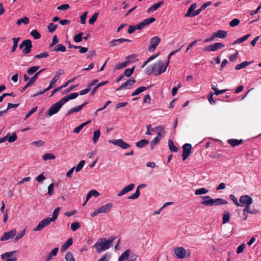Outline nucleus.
<instances>
[{"instance_id": "de8ad7c7", "label": "nucleus", "mask_w": 261, "mask_h": 261, "mask_svg": "<svg viewBox=\"0 0 261 261\" xmlns=\"http://www.w3.org/2000/svg\"><path fill=\"white\" fill-rule=\"evenodd\" d=\"M30 34L34 37L35 39H38L40 38L41 35L36 30H33Z\"/></svg>"}, {"instance_id": "a19ab883", "label": "nucleus", "mask_w": 261, "mask_h": 261, "mask_svg": "<svg viewBox=\"0 0 261 261\" xmlns=\"http://www.w3.org/2000/svg\"><path fill=\"white\" fill-rule=\"evenodd\" d=\"M100 136V132L99 129H97L94 132L93 137V141L94 143H97Z\"/></svg>"}, {"instance_id": "79ce46f5", "label": "nucleus", "mask_w": 261, "mask_h": 261, "mask_svg": "<svg viewBox=\"0 0 261 261\" xmlns=\"http://www.w3.org/2000/svg\"><path fill=\"white\" fill-rule=\"evenodd\" d=\"M39 68V66H34L33 67H30L27 70V73L29 75H32L35 72H36Z\"/></svg>"}, {"instance_id": "bf43d9fd", "label": "nucleus", "mask_w": 261, "mask_h": 261, "mask_svg": "<svg viewBox=\"0 0 261 261\" xmlns=\"http://www.w3.org/2000/svg\"><path fill=\"white\" fill-rule=\"evenodd\" d=\"M81 110V109L80 108V106H77V107H74V108H73L71 109H70L67 113V115H70L71 113H74V112H79Z\"/></svg>"}, {"instance_id": "7ed1b4c3", "label": "nucleus", "mask_w": 261, "mask_h": 261, "mask_svg": "<svg viewBox=\"0 0 261 261\" xmlns=\"http://www.w3.org/2000/svg\"><path fill=\"white\" fill-rule=\"evenodd\" d=\"M201 198L203 199H207L206 200H204L201 202V204L204 205L217 206L226 204L228 203V202L226 200L219 198L216 199H212L210 196H202Z\"/></svg>"}, {"instance_id": "052dcab7", "label": "nucleus", "mask_w": 261, "mask_h": 261, "mask_svg": "<svg viewBox=\"0 0 261 261\" xmlns=\"http://www.w3.org/2000/svg\"><path fill=\"white\" fill-rule=\"evenodd\" d=\"M54 184L51 183L50 184L47 188V193L49 195L51 196L54 193Z\"/></svg>"}, {"instance_id": "b1692460", "label": "nucleus", "mask_w": 261, "mask_h": 261, "mask_svg": "<svg viewBox=\"0 0 261 261\" xmlns=\"http://www.w3.org/2000/svg\"><path fill=\"white\" fill-rule=\"evenodd\" d=\"M163 3L164 1H160L154 4L148 9L147 12L150 13L156 10L163 4Z\"/></svg>"}, {"instance_id": "4be33fe9", "label": "nucleus", "mask_w": 261, "mask_h": 261, "mask_svg": "<svg viewBox=\"0 0 261 261\" xmlns=\"http://www.w3.org/2000/svg\"><path fill=\"white\" fill-rule=\"evenodd\" d=\"M79 96L78 93H72L68 95H66L64 96L63 98L61 99L64 102V103H65L66 102H67L70 99H73L74 98H76Z\"/></svg>"}, {"instance_id": "393cba45", "label": "nucleus", "mask_w": 261, "mask_h": 261, "mask_svg": "<svg viewBox=\"0 0 261 261\" xmlns=\"http://www.w3.org/2000/svg\"><path fill=\"white\" fill-rule=\"evenodd\" d=\"M59 249L57 247L54 248L49 254L46 256L45 261H49L54 256H56L58 252Z\"/></svg>"}, {"instance_id": "f8f14e48", "label": "nucleus", "mask_w": 261, "mask_h": 261, "mask_svg": "<svg viewBox=\"0 0 261 261\" xmlns=\"http://www.w3.org/2000/svg\"><path fill=\"white\" fill-rule=\"evenodd\" d=\"M64 74V71L62 69H59L57 72H56L55 76L50 82L49 85L48 86L49 88L51 89L52 88L55 87V84L59 80V76Z\"/></svg>"}, {"instance_id": "c9c22d12", "label": "nucleus", "mask_w": 261, "mask_h": 261, "mask_svg": "<svg viewBox=\"0 0 261 261\" xmlns=\"http://www.w3.org/2000/svg\"><path fill=\"white\" fill-rule=\"evenodd\" d=\"M208 192V190L204 188H201L196 189L195 191V194L196 195H199L202 194H205Z\"/></svg>"}, {"instance_id": "5701e85b", "label": "nucleus", "mask_w": 261, "mask_h": 261, "mask_svg": "<svg viewBox=\"0 0 261 261\" xmlns=\"http://www.w3.org/2000/svg\"><path fill=\"white\" fill-rule=\"evenodd\" d=\"M130 253V250L129 249H127L119 256L118 261L128 260V257Z\"/></svg>"}, {"instance_id": "13d9d810", "label": "nucleus", "mask_w": 261, "mask_h": 261, "mask_svg": "<svg viewBox=\"0 0 261 261\" xmlns=\"http://www.w3.org/2000/svg\"><path fill=\"white\" fill-rule=\"evenodd\" d=\"M240 21L238 18H234L229 22V25L232 27H234L239 24Z\"/></svg>"}, {"instance_id": "ea45409f", "label": "nucleus", "mask_w": 261, "mask_h": 261, "mask_svg": "<svg viewBox=\"0 0 261 261\" xmlns=\"http://www.w3.org/2000/svg\"><path fill=\"white\" fill-rule=\"evenodd\" d=\"M53 51H61L65 52L66 51V47L61 44L56 45V46L53 49Z\"/></svg>"}, {"instance_id": "774afa93", "label": "nucleus", "mask_w": 261, "mask_h": 261, "mask_svg": "<svg viewBox=\"0 0 261 261\" xmlns=\"http://www.w3.org/2000/svg\"><path fill=\"white\" fill-rule=\"evenodd\" d=\"M138 257V255L134 253H129V256L128 257V261H135L137 260Z\"/></svg>"}, {"instance_id": "09e8293b", "label": "nucleus", "mask_w": 261, "mask_h": 261, "mask_svg": "<svg viewBox=\"0 0 261 261\" xmlns=\"http://www.w3.org/2000/svg\"><path fill=\"white\" fill-rule=\"evenodd\" d=\"M135 69V66L132 68L126 69L124 72V76L129 77L134 72Z\"/></svg>"}, {"instance_id": "2eb2a0df", "label": "nucleus", "mask_w": 261, "mask_h": 261, "mask_svg": "<svg viewBox=\"0 0 261 261\" xmlns=\"http://www.w3.org/2000/svg\"><path fill=\"white\" fill-rule=\"evenodd\" d=\"M240 202L242 204L247 205H251L253 202L252 198L248 195L241 196L240 198Z\"/></svg>"}, {"instance_id": "9b49d317", "label": "nucleus", "mask_w": 261, "mask_h": 261, "mask_svg": "<svg viewBox=\"0 0 261 261\" xmlns=\"http://www.w3.org/2000/svg\"><path fill=\"white\" fill-rule=\"evenodd\" d=\"M174 252L176 257L180 259L185 258L187 254L186 250L181 247L175 248L174 250Z\"/></svg>"}, {"instance_id": "7c9ffc66", "label": "nucleus", "mask_w": 261, "mask_h": 261, "mask_svg": "<svg viewBox=\"0 0 261 261\" xmlns=\"http://www.w3.org/2000/svg\"><path fill=\"white\" fill-rule=\"evenodd\" d=\"M125 38H120L116 40H113L110 42V46L113 47L119 44L122 43L124 42Z\"/></svg>"}, {"instance_id": "72a5a7b5", "label": "nucleus", "mask_w": 261, "mask_h": 261, "mask_svg": "<svg viewBox=\"0 0 261 261\" xmlns=\"http://www.w3.org/2000/svg\"><path fill=\"white\" fill-rule=\"evenodd\" d=\"M20 40V37H17V38H13L12 39V40H13V46L11 48V53H13L14 52L17 47V46H18V43L19 42Z\"/></svg>"}, {"instance_id": "412c9836", "label": "nucleus", "mask_w": 261, "mask_h": 261, "mask_svg": "<svg viewBox=\"0 0 261 261\" xmlns=\"http://www.w3.org/2000/svg\"><path fill=\"white\" fill-rule=\"evenodd\" d=\"M73 243V240L72 238H69L66 241V242L63 244L61 248V251L64 252L66 250V249L70 246Z\"/></svg>"}, {"instance_id": "f3484780", "label": "nucleus", "mask_w": 261, "mask_h": 261, "mask_svg": "<svg viewBox=\"0 0 261 261\" xmlns=\"http://www.w3.org/2000/svg\"><path fill=\"white\" fill-rule=\"evenodd\" d=\"M164 128H165L163 125H160L153 127V128H152L151 130L157 134V137L162 138L163 137H164L165 134Z\"/></svg>"}, {"instance_id": "680f3d73", "label": "nucleus", "mask_w": 261, "mask_h": 261, "mask_svg": "<svg viewBox=\"0 0 261 261\" xmlns=\"http://www.w3.org/2000/svg\"><path fill=\"white\" fill-rule=\"evenodd\" d=\"M59 42V40L57 35H54L53 37L52 42L50 44L49 47L51 48L54 46H55L56 44H57Z\"/></svg>"}, {"instance_id": "603ef678", "label": "nucleus", "mask_w": 261, "mask_h": 261, "mask_svg": "<svg viewBox=\"0 0 261 261\" xmlns=\"http://www.w3.org/2000/svg\"><path fill=\"white\" fill-rule=\"evenodd\" d=\"M65 259L66 261H74L73 254L70 252H67L65 255Z\"/></svg>"}, {"instance_id": "9d476101", "label": "nucleus", "mask_w": 261, "mask_h": 261, "mask_svg": "<svg viewBox=\"0 0 261 261\" xmlns=\"http://www.w3.org/2000/svg\"><path fill=\"white\" fill-rule=\"evenodd\" d=\"M51 222V221L48 218L44 219L39 223L37 226L34 228L33 230L34 231H40L44 227L49 225Z\"/></svg>"}, {"instance_id": "69168bd1", "label": "nucleus", "mask_w": 261, "mask_h": 261, "mask_svg": "<svg viewBox=\"0 0 261 261\" xmlns=\"http://www.w3.org/2000/svg\"><path fill=\"white\" fill-rule=\"evenodd\" d=\"M38 109V107L35 106L26 115L25 119L28 118L31 115L34 113Z\"/></svg>"}, {"instance_id": "338daca9", "label": "nucleus", "mask_w": 261, "mask_h": 261, "mask_svg": "<svg viewBox=\"0 0 261 261\" xmlns=\"http://www.w3.org/2000/svg\"><path fill=\"white\" fill-rule=\"evenodd\" d=\"M213 95H214V93L211 92L209 93V94L207 96V98H208V101L211 105H214L216 103L215 100H214L213 98Z\"/></svg>"}, {"instance_id": "a878e982", "label": "nucleus", "mask_w": 261, "mask_h": 261, "mask_svg": "<svg viewBox=\"0 0 261 261\" xmlns=\"http://www.w3.org/2000/svg\"><path fill=\"white\" fill-rule=\"evenodd\" d=\"M61 210L60 207L55 208L53 213L52 217L51 218H48L51 222H55L57 219L59 212Z\"/></svg>"}, {"instance_id": "ddd939ff", "label": "nucleus", "mask_w": 261, "mask_h": 261, "mask_svg": "<svg viewBox=\"0 0 261 261\" xmlns=\"http://www.w3.org/2000/svg\"><path fill=\"white\" fill-rule=\"evenodd\" d=\"M16 230L13 229L10 231L5 232L1 238V241H5L8 240L11 238H13L16 234Z\"/></svg>"}, {"instance_id": "f257e3e1", "label": "nucleus", "mask_w": 261, "mask_h": 261, "mask_svg": "<svg viewBox=\"0 0 261 261\" xmlns=\"http://www.w3.org/2000/svg\"><path fill=\"white\" fill-rule=\"evenodd\" d=\"M168 66V63H164V62L160 60L156 63H154L148 66L145 70V73L149 75L152 73H155V75H158L164 72Z\"/></svg>"}, {"instance_id": "1a4fd4ad", "label": "nucleus", "mask_w": 261, "mask_h": 261, "mask_svg": "<svg viewBox=\"0 0 261 261\" xmlns=\"http://www.w3.org/2000/svg\"><path fill=\"white\" fill-rule=\"evenodd\" d=\"M109 142L120 147L122 149H126L130 147V145L123 141L121 139L117 140H110Z\"/></svg>"}, {"instance_id": "a18cd8bd", "label": "nucleus", "mask_w": 261, "mask_h": 261, "mask_svg": "<svg viewBox=\"0 0 261 261\" xmlns=\"http://www.w3.org/2000/svg\"><path fill=\"white\" fill-rule=\"evenodd\" d=\"M162 138H160L159 137H155L151 142H150V147L151 149H153L154 146L158 144Z\"/></svg>"}, {"instance_id": "c03bdc74", "label": "nucleus", "mask_w": 261, "mask_h": 261, "mask_svg": "<svg viewBox=\"0 0 261 261\" xmlns=\"http://www.w3.org/2000/svg\"><path fill=\"white\" fill-rule=\"evenodd\" d=\"M128 62H129L128 61H126L124 62L119 63V64L116 65L115 69L118 70V69H120L125 68L128 65Z\"/></svg>"}, {"instance_id": "8fccbe9b", "label": "nucleus", "mask_w": 261, "mask_h": 261, "mask_svg": "<svg viewBox=\"0 0 261 261\" xmlns=\"http://www.w3.org/2000/svg\"><path fill=\"white\" fill-rule=\"evenodd\" d=\"M48 57V53L47 51H43L39 54L34 56V59H41L43 58H47Z\"/></svg>"}, {"instance_id": "a211bd4d", "label": "nucleus", "mask_w": 261, "mask_h": 261, "mask_svg": "<svg viewBox=\"0 0 261 261\" xmlns=\"http://www.w3.org/2000/svg\"><path fill=\"white\" fill-rule=\"evenodd\" d=\"M135 187L134 184H130L127 186L123 188L118 194L117 196L119 197L122 196V195L125 194L128 192L132 191Z\"/></svg>"}, {"instance_id": "3c124183", "label": "nucleus", "mask_w": 261, "mask_h": 261, "mask_svg": "<svg viewBox=\"0 0 261 261\" xmlns=\"http://www.w3.org/2000/svg\"><path fill=\"white\" fill-rule=\"evenodd\" d=\"M8 141L9 143H12L15 142L17 139V136L16 133H14L11 136H8Z\"/></svg>"}, {"instance_id": "e433bc0d", "label": "nucleus", "mask_w": 261, "mask_h": 261, "mask_svg": "<svg viewBox=\"0 0 261 261\" xmlns=\"http://www.w3.org/2000/svg\"><path fill=\"white\" fill-rule=\"evenodd\" d=\"M22 23L24 24H29V18L28 17L24 16L21 19H19L16 22L17 25H21Z\"/></svg>"}, {"instance_id": "e2e57ef3", "label": "nucleus", "mask_w": 261, "mask_h": 261, "mask_svg": "<svg viewBox=\"0 0 261 261\" xmlns=\"http://www.w3.org/2000/svg\"><path fill=\"white\" fill-rule=\"evenodd\" d=\"M80 227V223L77 222H73L71 225V229L72 231H75Z\"/></svg>"}, {"instance_id": "58836bf2", "label": "nucleus", "mask_w": 261, "mask_h": 261, "mask_svg": "<svg viewBox=\"0 0 261 261\" xmlns=\"http://www.w3.org/2000/svg\"><path fill=\"white\" fill-rule=\"evenodd\" d=\"M168 146L171 151L177 152L178 151V148L174 145L173 142L171 139L168 140Z\"/></svg>"}, {"instance_id": "f704fd0d", "label": "nucleus", "mask_w": 261, "mask_h": 261, "mask_svg": "<svg viewBox=\"0 0 261 261\" xmlns=\"http://www.w3.org/2000/svg\"><path fill=\"white\" fill-rule=\"evenodd\" d=\"M250 34H247L242 37L239 38L238 39H237L235 41H234L233 43H232V44H239L241 43L244 41L246 40L250 36Z\"/></svg>"}, {"instance_id": "6ab92c4d", "label": "nucleus", "mask_w": 261, "mask_h": 261, "mask_svg": "<svg viewBox=\"0 0 261 261\" xmlns=\"http://www.w3.org/2000/svg\"><path fill=\"white\" fill-rule=\"evenodd\" d=\"M25 45L24 48L22 49V53L25 55H27L31 51L33 45L31 40H25Z\"/></svg>"}, {"instance_id": "cd10ccee", "label": "nucleus", "mask_w": 261, "mask_h": 261, "mask_svg": "<svg viewBox=\"0 0 261 261\" xmlns=\"http://www.w3.org/2000/svg\"><path fill=\"white\" fill-rule=\"evenodd\" d=\"M244 142V141L243 139H229V145H231L232 147H235L243 143Z\"/></svg>"}, {"instance_id": "4d7b16f0", "label": "nucleus", "mask_w": 261, "mask_h": 261, "mask_svg": "<svg viewBox=\"0 0 261 261\" xmlns=\"http://www.w3.org/2000/svg\"><path fill=\"white\" fill-rule=\"evenodd\" d=\"M47 28L49 32H53L57 29V25L51 22L48 24Z\"/></svg>"}, {"instance_id": "6e6d98bb", "label": "nucleus", "mask_w": 261, "mask_h": 261, "mask_svg": "<svg viewBox=\"0 0 261 261\" xmlns=\"http://www.w3.org/2000/svg\"><path fill=\"white\" fill-rule=\"evenodd\" d=\"M55 158L56 156L54 154L50 153H46L43 156V159L44 161H47L48 160H53L55 159Z\"/></svg>"}, {"instance_id": "4c0bfd02", "label": "nucleus", "mask_w": 261, "mask_h": 261, "mask_svg": "<svg viewBox=\"0 0 261 261\" xmlns=\"http://www.w3.org/2000/svg\"><path fill=\"white\" fill-rule=\"evenodd\" d=\"M146 89H147V87H145L144 86H141V87L138 88L134 92H133L132 93V96H134L138 95L139 94L144 91Z\"/></svg>"}, {"instance_id": "0e129e2a", "label": "nucleus", "mask_w": 261, "mask_h": 261, "mask_svg": "<svg viewBox=\"0 0 261 261\" xmlns=\"http://www.w3.org/2000/svg\"><path fill=\"white\" fill-rule=\"evenodd\" d=\"M25 233V229H23L20 233H18L15 238V241L17 242L21 239Z\"/></svg>"}, {"instance_id": "dca6fc26", "label": "nucleus", "mask_w": 261, "mask_h": 261, "mask_svg": "<svg viewBox=\"0 0 261 261\" xmlns=\"http://www.w3.org/2000/svg\"><path fill=\"white\" fill-rule=\"evenodd\" d=\"M146 186H147V185L145 184H142L139 185L137 187L135 192L133 194H132L130 196H129L128 197V199H137L140 195V189H142V188H145L146 187Z\"/></svg>"}, {"instance_id": "6e6552de", "label": "nucleus", "mask_w": 261, "mask_h": 261, "mask_svg": "<svg viewBox=\"0 0 261 261\" xmlns=\"http://www.w3.org/2000/svg\"><path fill=\"white\" fill-rule=\"evenodd\" d=\"M182 149V160L185 161L189 157L191 153L192 146L189 143H186L183 145Z\"/></svg>"}, {"instance_id": "49530a36", "label": "nucleus", "mask_w": 261, "mask_h": 261, "mask_svg": "<svg viewBox=\"0 0 261 261\" xmlns=\"http://www.w3.org/2000/svg\"><path fill=\"white\" fill-rule=\"evenodd\" d=\"M85 163V161L84 160L81 161L75 167V170L76 172H79L80 171L82 168H83L84 165Z\"/></svg>"}, {"instance_id": "aec40b11", "label": "nucleus", "mask_w": 261, "mask_h": 261, "mask_svg": "<svg viewBox=\"0 0 261 261\" xmlns=\"http://www.w3.org/2000/svg\"><path fill=\"white\" fill-rule=\"evenodd\" d=\"M113 204L112 203H108L104 205L101 206L100 208H98L100 214L101 213H109Z\"/></svg>"}, {"instance_id": "864d4df0", "label": "nucleus", "mask_w": 261, "mask_h": 261, "mask_svg": "<svg viewBox=\"0 0 261 261\" xmlns=\"http://www.w3.org/2000/svg\"><path fill=\"white\" fill-rule=\"evenodd\" d=\"M98 16V13H95L92 17L89 20V23L90 24H93L94 22L96 21L97 17Z\"/></svg>"}, {"instance_id": "4468645a", "label": "nucleus", "mask_w": 261, "mask_h": 261, "mask_svg": "<svg viewBox=\"0 0 261 261\" xmlns=\"http://www.w3.org/2000/svg\"><path fill=\"white\" fill-rule=\"evenodd\" d=\"M136 83V81L135 79H132V78L129 80H128L127 81L122 84L119 88H118L116 90H121L124 88L130 89L132 87L134 84Z\"/></svg>"}, {"instance_id": "423d86ee", "label": "nucleus", "mask_w": 261, "mask_h": 261, "mask_svg": "<svg viewBox=\"0 0 261 261\" xmlns=\"http://www.w3.org/2000/svg\"><path fill=\"white\" fill-rule=\"evenodd\" d=\"M225 45L222 43L216 42L210 45H207L203 48L204 51H215L219 49L224 48Z\"/></svg>"}, {"instance_id": "20e7f679", "label": "nucleus", "mask_w": 261, "mask_h": 261, "mask_svg": "<svg viewBox=\"0 0 261 261\" xmlns=\"http://www.w3.org/2000/svg\"><path fill=\"white\" fill-rule=\"evenodd\" d=\"M65 103L62 99L54 103L49 108L46 113L49 116L57 114Z\"/></svg>"}, {"instance_id": "5fc2aeb1", "label": "nucleus", "mask_w": 261, "mask_h": 261, "mask_svg": "<svg viewBox=\"0 0 261 261\" xmlns=\"http://www.w3.org/2000/svg\"><path fill=\"white\" fill-rule=\"evenodd\" d=\"M83 35V33L81 32L75 35L73 38V40L75 42H80L82 41L83 38L82 36Z\"/></svg>"}, {"instance_id": "2f4dec72", "label": "nucleus", "mask_w": 261, "mask_h": 261, "mask_svg": "<svg viewBox=\"0 0 261 261\" xmlns=\"http://www.w3.org/2000/svg\"><path fill=\"white\" fill-rule=\"evenodd\" d=\"M251 63V62H247V61L243 62L241 63V64H237L235 67V69L236 70H240V69L244 68L246 67V66L249 65Z\"/></svg>"}, {"instance_id": "bb28decb", "label": "nucleus", "mask_w": 261, "mask_h": 261, "mask_svg": "<svg viewBox=\"0 0 261 261\" xmlns=\"http://www.w3.org/2000/svg\"><path fill=\"white\" fill-rule=\"evenodd\" d=\"M215 36H216V38H224L226 37L227 32L223 30H218L216 32L214 33Z\"/></svg>"}, {"instance_id": "f03ea898", "label": "nucleus", "mask_w": 261, "mask_h": 261, "mask_svg": "<svg viewBox=\"0 0 261 261\" xmlns=\"http://www.w3.org/2000/svg\"><path fill=\"white\" fill-rule=\"evenodd\" d=\"M115 239V238L113 236L108 240L106 238H100L97 241L93 247L96 248L97 253H100L102 251H105L110 248Z\"/></svg>"}, {"instance_id": "c756f323", "label": "nucleus", "mask_w": 261, "mask_h": 261, "mask_svg": "<svg viewBox=\"0 0 261 261\" xmlns=\"http://www.w3.org/2000/svg\"><path fill=\"white\" fill-rule=\"evenodd\" d=\"M149 143V142L147 140L144 139H142L140 141L137 142L136 143V146L138 148H143L145 146L148 145Z\"/></svg>"}, {"instance_id": "37998d69", "label": "nucleus", "mask_w": 261, "mask_h": 261, "mask_svg": "<svg viewBox=\"0 0 261 261\" xmlns=\"http://www.w3.org/2000/svg\"><path fill=\"white\" fill-rule=\"evenodd\" d=\"M155 21V18L150 17V18H148L144 19L142 21V22H143V23H144V27H145V26L149 25L150 23L154 22Z\"/></svg>"}, {"instance_id": "473e14b6", "label": "nucleus", "mask_w": 261, "mask_h": 261, "mask_svg": "<svg viewBox=\"0 0 261 261\" xmlns=\"http://www.w3.org/2000/svg\"><path fill=\"white\" fill-rule=\"evenodd\" d=\"M17 250H14L10 252H7L4 254H2L1 255V258L2 259H5L6 258H10V257H11L13 254H15L16 252H17Z\"/></svg>"}, {"instance_id": "39448f33", "label": "nucleus", "mask_w": 261, "mask_h": 261, "mask_svg": "<svg viewBox=\"0 0 261 261\" xmlns=\"http://www.w3.org/2000/svg\"><path fill=\"white\" fill-rule=\"evenodd\" d=\"M196 3H194L190 6L188 8L187 13L185 14V17H195L200 14V13L203 11L201 7L194 11V9L196 8Z\"/></svg>"}, {"instance_id": "c85d7f7f", "label": "nucleus", "mask_w": 261, "mask_h": 261, "mask_svg": "<svg viewBox=\"0 0 261 261\" xmlns=\"http://www.w3.org/2000/svg\"><path fill=\"white\" fill-rule=\"evenodd\" d=\"M45 69H42L41 70H40V71L37 72L35 75L32 77L31 78V79L29 80V82L31 84H32V85L35 83V82L36 81V80L38 79V75L42 72H43L44 70H45Z\"/></svg>"}, {"instance_id": "0eeeda50", "label": "nucleus", "mask_w": 261, "mask_h": 261, "mask_svg": "<svg viewBox=\"0 0 261 261\" xmlns=\"http://www.w3.org/2000/svg\"><path fill=\"white\" fill-rule=\"evenodd\" d=\"M160 42L161 39L158 36H154L151 38L148 50L149 52L154 51Z\"/></svg>"}]
</instances>
